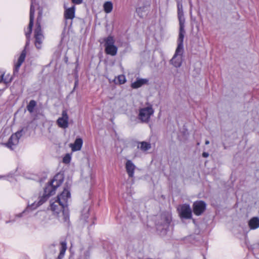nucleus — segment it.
<instances>
[{"label": "nucleus", "mask_w": 259, "mask_h": 259, "mask_svg": "<svg viewBox=\"0 0 259 259\" xmlns=\"http://www.w3.org/2000/svg\"><path fill=\"white\" fill-rule=\"evenodd\" d=\"M64 176L62 174L58 173L56 175L53 179L48 184L44 189V194L39 198L37 203L34 202L31 206L32 209H35L45 202L49 197L55 193L56 189L63 183Z\"/></svg>", "instance_id": "nucleus-1"}, {"label": "nucleus", "mask_w": 259, "mask_h": 259, "mask_svg": "<svg viewBox=\"0 0 259 259\" xmlns=\"http://www.w3.org/2000/svg\"><path fill=\"white\" fill-rule=\"evenodd\" d=\"M34 13H35V8L33 5V3H31V5L30 6V20L29 23L28 25V27L27 28V31L25 32V35L27 39V41L26 42L25 47L24 49L22 51L21 53L20 56H19L17 63L15 65V67L14 69V74L17 73L19 71V69L21 66L23 62L24 61L26 55V48L29 45L30 42V37L31 35V33L32 32V27L33 26V21L34 18Z\"/></svg>", "instance_id": "nucleus-2"}, {"label": "nucleus", "mask_w": 259, "mask_h": 259, "mask_svg": "<svg viewBox=\"0 0 259 259\" xmlns=\"http://www.w3.org/2000/svg\"><path fill=\"white\" fill-rule=\"evenodd\" d=\"M41 20V14L40 12L39 13L38 16L37 18L36 23V28L34 30V44L37 49H40L41 48L42 41L44 39V36L42 34V32L41 28L40 22Z\"/></svg>", "instance_id": "nucleus-3"}, {"label": "nucleus", "mask_w": 259, "mask_h": 259, "mask_svg": "<svg viewBox=\"0 0 259 259\" xmlns=\"http://www.w3.org/2000/svg\"><path fill=\"white\" fill-rule=\"evenodd\" d=\"M103 42H104L105 52L106 54L112 56H115L117 53V47L114 45L115 40L114 37L109 35L103 39Z\"/></svg>", "instance_id": "nucleus-4"}, {"label": "nucleus", "mask_w": 259, "mask_h": 259, "mask_svg": "<svg viewBox=\"0 0 259 259\" xmlns=\"http://www.w3.org/2000/svg\"><path fill=\"white\" fill-rule=\"evenodd\" d=\"M154 113V110L151 106L141 108L139 110L138 118L142 122L147 123L149 121L151 116Z\"/></svg>", "instance_id": "nucleus-5"}, {"label": "nucleus", "mask_w": 259, "mask_h": 259, "mask_svg": "<svg viewBox=\"0 0 259 259\" xmlns=\"http://www.w3.org/2000/svg\"><path fill=\"white\" fill-rule=\"evenodd\" d=\"M70 193L69 188L67 187L64 188L63 192L57 196V202L60 203L62 206H65L66 207L68 206V200L70 198Z\"/></svg>", "instance_id": "nucleus-6"}, {"label": "nucleus", "mask_w": 259, "mask_h": 259, "mask_svg": "<svg viewBox=\"0 0 259 259\" xmlns=\"http://www.w3.org/2000/svg\"><path fill=\"white\" fill-rule=\"evenodd\" d=\"M180 216L181 218L190 219L192 218V210L190 205L187 204H184L178 208Z\"/></svg>", "instance_id": "nucleus-7"}, {"label": "nucleus", "mask_w": 259, "mask_h": 259, "mask_svg": "<svg viewBox=\"0 0 259 259\" xmlns=\"http://www.w3.org/2000/svg\"><path fill=\"white\" fill-rule=\"evenodd\" d=\"M184 50H178L176 49L175 53L170 60V63L176 68L180 67L182 65V56L183 54Z\"/></svg>", "instance_id": "nucleus-8"}, {"label": "nucleus", "mask_w": 259, "mask_h": 259, "mask_svg": "<svg viewBox=\"0 0 259 259\" xmlns=\"http://www.w3.org/2000/svg\"><path fill=\"white\" fill-rule=\"evenodd\" d=\"M206 204L203 201H196L193 204V210L194 213L197 215H201L206 209Z\"/></svg>", "instance_id": "nucleus-9"}, {"label": "nucleus", "mask_w": 259, "mask_h": 259, "mask_svg": "<svg viewBox=\"0 0 259 259\" xmlns=\"http://www.w3.org/2000/svg\"><path fill=\"white\" fill-rule=\"evenodd\" d=\"M179 37L177 40L178 46L177 49L178 50H184L183 48V40L184 35L186 33L185 30V23H179Z\"/></svg>", "instance_id": "nucleus-10"}, {"label": "nucleus", "mask_w": 259, "mask_h": 259, "mask_svg": "<svg viewBox=\"0 0 259 259\" xmlns=\"http://www.w3.org/2000/svg\"><path fill=\"white\" fill-rule=\"evenodd\" d=\"M69 117L66 110H63L62 116L58 118L57 120L58 125L62 128H66L68 127Z\"/></svg>", "instance_id": "nucleus-11"}, {"label": "nucleus", "mask_w": 259, "mask_h": 259, "mask_svg": "<svg viewBox=\"0 0 259 259\" xmlns=\"http://www.w3.org/2000/svg\"><path fill=\"white\" fill-rule=\"evenodd\" d=\"M64 18L67 20H72L75 17V7L73 6L71 8H67L64 6Z\"/></svg>", "instance_id": "nucleus-12"}, {"label": "nucleus", "mask_w": 259, "mask_h": 259, "mask_svg": "<svg viewBox=\"0 0 259 259\" xmlns=\"http://www.w3.org/2000/svg\"><path fill=\"white\" fill-rule=\"evenodd\" d=\"M178 17L179 23H185V19L184 16L182 0H177Z\"/></svg>", "instance_id": "nucleus-13"}, {"label": "nucleus", "mask_w": 259, "mask_h": 259, "mask_svg": "<svg viewBox=\"0 0 259 259\" xmlns=\"http://www.w3.org/2000/svg\"><path fill=\"white\" fill-rule=\"evenodd\" d=\"M135 168L136 166L131 160H127L125 163V169L129 177L133 178L134 177Z\"/></svg>", "instance_id": "nucleus-14"}, {"label": "nucleus", "mask_w": 259, "mask_h": 259, "mask_svg": "<svg viewBox=\"0 0 259 259\" xmlns=\"http://www.w3.org/2000/svg\"><path fill=\"white\" fill-rule=\"evenodd\" d=\"M148 79L137 78L136 81L131 84V87L133 89H138L144 84H148Z\"/></svg>", "instance_id": "nucleus-15"}, {"label": "nucleus", "mask_w": 259, "mask_h": 259, "mask_svg": "<svg viewBox=\"0 0 259 259\" xmlns=\"http://www.w3.org/2000/svg\"><path fill=\"white\" fill-rule=\"evenodd\" d=\"M50 207L51 209L57 214H59L60 212L62 211L66 207L65 206H62L60 203H57V199L55 202L51 203Z\"/></svg>", "instance_id": "nucleus-16"}, {"label": "nucleus", "mask_w": 259, "mask_h": 259, "mask_svg": "<svg viewBox=\"0 0 259 259\" xmlns=\"http://www.w3.org/2000/svg\"><path fill=\"white\" fill-rule=\"evenodd\" d=\"M83 141L81 138H77L73 144H70L72 150L76 151L80 150L82 146Z\"/></svg>", "instance_id": "nucleus-17"}, {"label": "nucleus", "mask_w": 259, "mask_h": 259, "mask_svg": "<svg viewBox=\"0 0 259 259\" xmlns=\"http://www.w3.org/2000/svg\"><path fill=\"white\" fill-rule=\"evenodd\" d=\"M248 226L251 230L259 228V218L257 217L251 218L248 222Z\"/></svg>", "instance_id": "nucleus-18"}, {"label": "nucleus", "mask_w": 259, "mask_h": 259, "mask_svg": "<svg viewBox=\"0 0 259 259\" xmlns=\"http://www.w3.org/2000/svg\"><path fill=\"white\" fill-rule=\"evenodd\" d=\"M13 135H12L9 138L8 142L5 144V145L11 150H13V146L17 145L19 143V140L16 137L13 138Z\"/></svg>", "instance_id": "nucleus-19"}, {"label": "nucleus", "mask_w": 259, "mask_h": 259, "mask_svg": "<svg viewBox=\"0 0 259 259\" xmlns=\"http://www.w3.org/2000/svg\"><path fill=\"white\" fill-rule=\"evenodd\" d=\"M137 148L145 152L151 149V145L150 143L147 142H140L138 143Z\"/></svg>", "instance_id": "nucleus-20"}, {"label": "nucleus", "mask_w": 259, "mask_h": 259, "mask_svg": "<svg viewBox=\"0 0 259 259\" xmlns=\"http://www.w3.org/2000/svg\"><path fill=\"white\" fill-rule=\"evenodd\" d=\"M60 244L61 248L60 253L56 259H62L64 256L65 253L67 249V243L66 241H62Z\"/></svg>", "instance_id": "nucleus-21"}, {"label": "nucleus", "mask_w": 259, "mask_h": 259, "mask_svg": "<svg viewBox=\"0 0 259 259\" xmlns=\"http://www.w3.org/2000/svg\"><path fill=\"white\" fill-rule=\"evenodd\" d=\"M89 211L90 207L88 206L84 207L81 211V219L87 222V219L89 218Z\"/></svg>", "instance_id": "nucleus-22"}, {"label": "nucleus", "mask_w": 259, "mask_h": 259, "mask_svg": "<svg viewBox=\"0 0 259 259\" xmlns=\"http://www.w3.org/2000/svg\"><path fill=\"white\" fill-rule=\"evenodd\" d=\"M104 11L106 13H110L113 9V4L111 2H106L103 5Z\"/></svg>", "instance_id": "nucleus-23"}, {"label": "nucleus", "mask_w": 259, "mask_h": 259, "mask_svg": "<svg viewBox=\"0 0 259 259\" xmlns=\"http://www.w3.org/2000/svg\"><path fill=\"white\" fill-rule=\"evenodd\" d=\"M36 105V102L35 101L32 100L27 106V110L30 113H32L34 111V108Z\"/></svg>", "instance_id": "nucleus-24"}, {"label": "nucleus", "mask_w": 259, "mask_h": 259, "mask_svg": "<svg viewBox=\"0 0 259 259\" xmlns=\"http://www.w3.org/2000/svg\"><path fill=\"white\" fill-rule=\"evenodd\" d=\"M162 219L164 221L163 224L162 225H161L163 226L162 229H166L169 226V225L170 223V220L168 217H165V216L163 217Z\"/></svg>", "instance_id": "nucleus-25"}, {"label": "nucleus", "mask_w": 259, "mask_h": 259, "mask_svg": "<svg viewBox=\"0 0 259 259\" xmlns=\"http://www.w3.org/2000/svg\"><path fill=\"white\" fill-rule=\"evenodd\" d=\"M62 217H63V221L64 222H67L69 219V215L68 211L64 209L62 211Z\"/></svg>", "instance_id": "nucleus-26"}, {"label": "nucleus", "mask_w": 259, "mask_h": 259, "mask_svg": "<svg viewBox=\"0 0 259 259\" xmlns=\"http://www.w3.org/2000/svg\"><path fill=\"white\" fill-rule=\"evenodd\" d=\"M12 80V77L10 76V74H7L6 76H4L3 79L2 81H4V82L7 84L10 83Z\"/></svg>", "instance_id": "nucleus-27"}, {"label": "nucleus", "mask_w": 259, "mask_h": 259, "mask_svg": "<svg viewBox=\"0 0 259 259\" xmlns=\"http://www.w3.org/2000/svg\"><path fill=\"white\" fill-rule=\"evenodd\" d=\"M118 81L120 84L124 83L126 82V78L124 75H120L118 76Z\"/></svg>", "instance_id": "nucleus-28"}, {"label": "nucleus", "mask_w": 259, "mask_h": 259, "mask_svg": "<svg viewBox=\"0 0 259 259\" xmlns=\"http://www.w3.org/2000/svg\"><path fill=\"white\" fill-rule=\"evenodd\" d=\"M22 132H23V130H21L17 132L15 134H13V138H14V137H16L18 138V140H19L20 138L22 136Z\"/></svg>", "instance_id": "nucleus-29"}, {"label": "nucleus", "mask_w": 259, "mask_h": 259, "mask_svg": "<svg viewBox=\"0 0 259 259\" xmlns=\"http://www.w3.org/2000/svg\"><path fill=\"white\" fill-rule=\"evenodd\" d=\"M70 157L69 155H66L64 158H63V162L65 163H68L70 162Z\"/></svg>", "instance_id": "nucleus-30"}, {"label": "nucleus", "mask_w": 259, "mask_h": 259, "mask_svg": "<svg viewBox=\"0 0 259 259\" xmlns=\"http://www.w3.org/2000/svg\"><path fill=\"white\" fill-rule=\"evenodd\" d=\"M71 1L75 5H79L82 3L83 0H71Z\"/></svg>", "instance_id": "nucleus-31"}, {"label": "nucleus", "mask_w": 259, "mask_h": 259, "mask_svg": "<svg viewBox=\"0 0 259 259\" xmlns=\"http://www.w3.org/2000/svg\"><path fill=\"white\" fill-rule=\"evenodd\" d=\"M4 76V73L2 72H0V82L2 81L3 79V77Z\"/></svg>", "instance_id": "nucleus-32"}, {"label": "nucleus", "mask_w": 259, "mask_h": 259, "mask_svg": "<svg viewBox=\"0 0 259 259\" xmlns=\"http://www.w3.org/2000/svg\"><path fill=\"white\" fill-rule=\"evenodd\" d=\"M208 156H209V154L208 153L205 152H203L202 156L203 157L206 158V157H208Z\"/></svg>", "instance_id": "nucleus-33"}, {"label": "nucleus", "mask_w": 259, "mask_h": 259, "mask_svg": "<svg viewBox=\"0 0 259 259\" xmlns=\"http://www.w3.org/2000/svg\"><path fill=\"white\" fill-rule=\"evenodd\" d=\"M205 145H208L209 144V141L208 140H206L205 142Z\"/></svg>", "instance_id": "nucleus-34"}, {"label": "nucleus", "mask_w": 259, "mask_h": 259, "mask_svg": "<svg viewBox=\"0 0 259 259\" xmlns=\"http://www.w3.org/2000/svg\"><path fill=\"white\" fill-rule=\"evenodd\" d=\"M157 228H158H158H160V226H159V225H158V224H157Z\"/></svg>", "instance_id": "nucleus-35"}]
</instances>
